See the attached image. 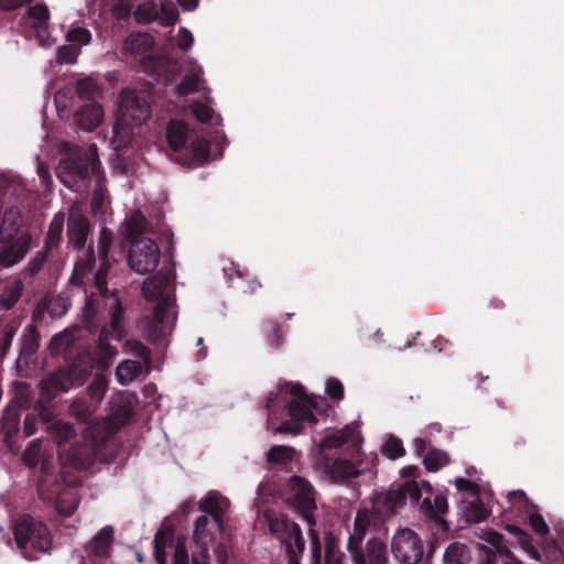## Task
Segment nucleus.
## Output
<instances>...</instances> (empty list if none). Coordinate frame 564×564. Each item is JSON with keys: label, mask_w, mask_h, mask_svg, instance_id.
I'll list each match as a JSON object with an SVG mask.
<instances>
[{"label": "nucleus", "mask_w": 564, "mask_h": 564, "mask_svg": "<svg viewBox=\"0 0 564 564\" xmlns=\"http://www.w3.org/2000/svg\"><path fill=\"white\" fill-rule=\"evenodd\" d=\"M112 242V231L106 227L101 228L97 247L100 265L94 273L93 279L97 291L107 301L106 305L109 307L110 323L101 327L97 344L100 362L106 367L113 361V358L118 354L117 348L112 346L110 341H120L126 335L124 308L115 292L109 294L107 286V276L110 268L108 256Z\"/></svg>", "instance_id": "1"}, {"label": "nucleus", "mask_w": 564, "mask_h": 564, "mask_svg": "<svg viewBox=\"0 0 564 564\" xmlns=\"http://www.w3.org/2000/svg\"><path fill=\"white\" fill-rule=\"evenodd\" d=\"M132 408L129 404L116 405L108 420L96 421L85 431V441L83 445L73 444L68 453V462L70 465L79 468L89 466L95 456L97 448L105 443L111 434L124 426L132 416Z\"/></svg>", "instance_id": "2"}, {"label": "nucleus", "mask_w": 564, "mask_h": 564, "mask_svg": "<svg viewBox=\"0 0 564 564\" xmlns=\"http://www.w3.org/2000/svg\"><path fill=\"white\" fill-rule=\"evenodd\" d=\"M171 159L182 165H200L207 162L210 143L198 138L183 120L171 119L165 131Z\"/></svg>", "instance_id": "3"}, {"label": "nucleus", "mask_w": 564, "mask_h": 564, "mask_svg": "<svg viewBox=\"0 0 564 564\" xmlns=\"http://www.w3.org/2000/svg\"><path fill=\"white\" fill-rule=\"evenodd\" d=\"M290 495L288 498L291 507L308 524L311 540V563L322 564L323 549L318 532L314 529L316 521L314 510L316 509L314 488L301 476H292L289 480Z\"/></svg>", "instance_id": "4"}, {"label": "nucleus", "mask_w": 564, "mask_h": 564, "mask_svg": "<svg viewBox=\"0 0 564 564\" xmlns=\"http://www.w3.org/2000/svg\"><path fill=\"white\" fill-rule=\"evenodd\" d=\"M17 549L30 561L48 553L52 547V535L45 523L30 514L20 516L13 527Z\"/></svg>", "instance_id": "5"}, {"label": "nucleus", "mask_w": 564, "mask_h": 564, "mask_svg": "<svg viewBox=\"0 0 564 564\" xmlns=\"http://www.w3.org/2000/svg\"><path fill=\"white\" fill-rule=\"evenodd\" d=\"M98 164L86 151L76 150L59 161L56 175L67 188L80 193L87 189Z\"/></svg>", "instance_id": "6"}, {"label": "nucleus", "mask_w": 564, "mask_h": 564, "mask_svg": "<svg viewBox=\"0 0 564 564\" xmlns=\"http://www.w3.org/2000/svg\"><path fill=\"white\" fill-rule=\"evenodd\" d=\"M289 392L292 397L286 404L290 420L282 422L274 432L296 435L301 433L303 423L317 422L313 413L315 401L306 394L304 387L300 383L292 384Z\"/></svg>", "instance_id": "7"}, {"label": "nucleus", "mask_w": 564, "mask_h": 564, "mask_svg": "<svg viewBox=\"0 0 564 564\" xmlns=\"http://www.w3.org/2000/svg\"><path fill=\"white\" fill-rule=\"evenodd\" d=\"M88 376L89 369L76 364L50 373L41 381V403L51 402L57 394L67 392L74 386H82Z\"/></svg>", "instance_id": "8"}, {"label": "nucleus", "mask_w": 564, "mask_h": 564, "mask_svg": "<svg viewBox=\"0 0 564 564\" xmlns=\"http://www.w3.org/2000/svg\"><path fill=\"white\" fill-rule=\"evenodd\" d=\"M120 118L123 123L134 127L145 123L151 117L150 95L127 89L121 93L119 106Z\"/></svg>", "instance_id": "9"}, {"label": "nucleus", "mask_w": 564, "mask_h": 564, "mask_svg": "<svg viewBox=\"0 0 564 564\" xmlns=\"http://www.w3.org/2000/svg\"><path fill=\"white\" fill-rule=\"evenodd\" d=\"M391 552L401 564H419L423 557V543L413 530L399 529L391 539Z\"/></svg>", "instance_id": "10"}, {"label": "nucleus", "mask_w": 564, "mask_h": 564, "mask_svg": "<svg viewBox=\"0 0 564 564\" xmlns=\"http://www.w3.org/2000/svg\"><path fill=\"white\" fill-rule=\"evenodd\" d=\"M160 262V249L151 239L134 241L128 254L130 268L139 274L154 271Z\"/></svg>", "instance_id": "11"}, {"label": "nucleus", "mask_w": 564, "mask_h": 564, "mask_svg": "<svg viewBox=\"0 0 564 564\" xmlns=\"http://www.w3.org/2000/svg\"><path fill=\"white\" fill-rule=\"evenodd\" d=\"M115 530L106 525L84 546L82 561L85 564H105L112 552Z\"/></svg>", "instance_id": "12"}, {"label": "nucleus", "mask_w": 564, "mask_h": 564, "mask_svg": "<svg viewBox=\"0 0 564 564\" xmlns=\"http://www.w3.org/2000/svg\"><path fill=\"white\" fill-rule=\"evenodd\" d=\"M66 225L67 246L77 251L84 249L93 229L88 217L78 205L70 206Z\"/></svg>", "instance_id": "13"}, {"label": "nucleus", "mask_w": 564, "mask_h": 564, "mask_svg": "<svg viewBox=\"0 0 564 564\" xmlns=\"http://www.w3.org/2000/svg\"><path fill=\"white\" fill-rule=\"evenodd\" d=\"M352 564H390L387 543L379 536H372L361 546L347 550Z\"/></svg>", "instance_id": "14"}, {"label": "nucleus", "mask_w": 564, "mask_h": 564, "mask_svg": "<svg viewBox=\"0 0 564 564\" xmlns=\"http://www.w3.org/2000/svg\"><path fill=\"white\" fill-rule=\"evenodd\" d=\"M220 533L213 527V520L207 516H199L194 524L193 541L198 545V552L193 553L192 564H210L208 543Z\"/></svg>", "instance_id": "15"}, {"label": "nucleus", "mask_w": 564, "mask_h": 564, "mask_svg": "<svg viewBox=\"0 0 564 564\" xmlns=\"http://www.w3.org/2000/svg\"><path fill=\"white\" fill-rule=\"evenodd\" d=\"M228 499L221 497L217 491H209L198 502V509L204 512V516L213 520L215 530L224 531V517L228 508Z\"/></svg>", "instance_id": "16"}, {"label": "nucleus", "mask_w": 564, "mask_h": 564, "mask_svg": "<svg viewBox=\"0 0 564 564\" xmlns=\"http://www.w3.org/2000/svg\"><path fill=\"white\" fill-rule=\"evenodd\" d=\"M484 541L487 544H478V555L481 564H496L497 556L508 557L510 551L503 544V535L494 530L484 532Z\"/></svg>", "instance_id": "17"}, {"label": "nucleus", "mask_w": 564, "mask_h": 564, "mask_svg": "<svg viewBox=\"0 0 564 564\" xmlns=\"http://www.w3.org/2000/svg\"><path fill=\"white\" fill-rule=\"evenodd\" d=\"M22 216L18 207L7 208L1 218L0 238L6 240H20L21 237L28 239V247L31 245V235L22 228Z\"/></svg>", "instance_id": "18"}, {"label": "nucleus", "mask_w": 564, "mask_h": 564, "mask_svg": "<svg viewBox=\"0 0 564 564\" xmlns=\"http://www.w3.org/2000/svg\"><path fill=\"white\" fill-rule=\"evenodd\" d=\"M50 11L45 3H36L30 7L22 18L26 25H31L34 30L36 39L43 43L48 37Z\"/></svg>", "instance_id": "19"}, {"label": "nucleus", "mask_w": 564, "mask_h": 564, "mask_svg": "<svg viewBox=\"0 0 564 564\" xmlns=\"http://www.w3.org/2000/svg\"><path fill=\"white\" fill-rule=\"evenodd\" d=\"M29 249L28 239L24 237L15 241L0 238V270L19 263L25 257Z\"/></svg>", "instance_id": "20"}, {"label": "nucleus", "mask_w": 564, "mask_h": 564, "mask_svg": "<svg viewBox=\"0 0 564 564\" xmlns=\"http://www.w3.org/2000/svg\"><path fill=\"white\" fill-rule=\"evenodd\" d=\"M324 467L333 482H341L358 477L361 473L354 463L340 457L325 458Z\"/></svg>", "instance_id": "21"}, {"label": "nucleus", "mask_w": 564, "mask_h": 564, "mask_svg": "<svg viewBox=\"0 0 564 564\" xmlns=\"http://www.w3.org/2000/svg\"><path fill=\"white\" fill-rule=\"evenodd\" d=\"M104 117V109L100 104L86 102L74 115L75 122L82 130L93 131L96 129Z\"/></svg>", "instance_id": "22"}, {"label": "nucleus", "mask_w": 564, "mask_h": 564, "mask_svg": "<svg viewBox=\"0 0 564 564\" xmlns=\"http://www.w3.org/2000/svg\"><path fill=\"white\" fill-rule=\"evenodd\" d=\"M21 406L18 402H11L1 419V431L4 434V443L13 448V436L19 431Z\"/></svg>", "instance_id": "23"}, {"label": "nucleus", "mask_w": 564, "mask_h": 564, "mask_svg": "<svg viewBox=\"0 0 564 564\" xmlns=\"http://www.w3.org/2000/svg\"><path fill=\"white\" fill-rule=\"evenodd\" d=\"M371 524V517L368 509H359L354 519L352 532L348 536L346 550L358 547L364 544L365 536Z\"/></svg>", "instance_id": "24"}, {"label": "nucleus", "mask_w": 564, "mask_h": 564, "mask_svg": "<svg viewBox=\"0 0 564 564\" xmlns=\"http://www.w3.org/2000/svg\"><path fill=\"white\" fill-rule=\"evenodd\" d=\"M95 264V251L93 246H89L86 253L76 261L73 273L69 278V284L76 286L84 285L86 283V279L93 272Z\"/></svg>", "instance_id": "25"}, {"label": "nucleus", "mask_w": 564, "mask_h": 564, "mask_svg": "<svg viewBox=\"0 0 564 564\" xmlns=\"http://www.w3.org/2000/svg\"><path fill=\"white\" fill-rule=\"evenodd\" d=\"M41 416L43 422L46 424L47 431L51 433L52 437L56 441L58 446H62L64 443H67L70 438L75 436V430L73 424L64 422L62 420H51L44 409V405H41Z\"/></svg>", "instance_id": "26"}, {"label": "nucleus", "mask_w": 564, "mask_h": 564, "mask_svg": "<svg viewBox=\"0 0 564 564\" xmlns=\"http://www.w3.org/2000/svg\"><path fill=\"white\" fill-rule=\"evenodd\" d=\"M65 220L66 217L63 212L56 213L52 218L44 240V249L46 252H52L59 247L63 240Z\"/></svg>", "instance_id": "27"}, {"label": "nucleus", "mask_w": 564, "mask_h": 564, "mask_svg": "<svg viewBox=\"0 0 564 564\" xmlns=\"http://www.w3.org/2000/svg\"><path fill=\"white\" fill-rule=\"evenodd\" d=\"M22 292L23 283L21 280L14 279L12 281H8L0 294V310H11L21 297Z\"/></svg>", "instance_id": "28"}, {"label": "nucleus", "mask_w": 564, "mask_h": 564, "mask_svg": "<svg viewBox=\"0 0 564 564\" xmlns=\"http://www.w3.org/2000/svg\"><path fill=\"white\" fill-rule=\"evenodd\" d=\"M96 408L97 405H95V403L91 402V400L88 402L84 398H77L70 403L69 412L78 421L87 423L89 424L88 426H90L95 423L93 421V414Z\"/></svg>", "instance_id": "29"}, {"label": "nucleus", "mask_w": 564, "mask_h": 564, "mask_svg": "<svg viewBox=\"0 0 564 564\" xmlns=\"http://www.w3.org/2000/svg\"><path fill=\"white\" fill-rule=\"evenodd\" d=\"M78 97L86 102H96L97 97L102 93L101 86L93 77L80 78L76 83Z\"/></svg>", "instance_id": "30"}, {"label": "nucleus", "mask_w": 564, "mask_h": 564, "mask_svg": "<svg viewBox=\"0 0 564 564\" xmlns=\"http://www.w3.org/2000/svg\"><path fill=\"white\" fill-rule=\"evenodd\" d=\"M324 544V564H344V553L339 550L338 538L332 531L325 533Z\"/></svg>", "instance_id": "31"}, {"label": "nucleus", "mask_w": 564, "mask_h": 564, "mask_svg": "<svg viewBox=\"0 0 564 564\" xmlns=\"http://www.w3.org/2000/svg\"><path fill=\"white\" fill-rule=\"evenodd\" d=\"M143 366L138 360H123L116 369V376L120 383L126 384L137 379L142 372Z\"/></svg>", "instance_id": "32"}, {"label": "nucleus", "mask_w": 564, "mask_h": 564, "mask_svg": "<svg viewBox=\"0 0 564 564\" xmlns=\"http://www.w3.org/2000/svg\"><path fill=\"white\" fill-rule=\"evenodd\" d=\"M62 484L57 478H39L37 495L45 502H54L61 495Z\"/></svg>", "instance_id": "33"}, {"label": "nucleus", "mask_w": 564, "mask_h": 564, "mask_svg": "<svg viewBox=\"0 0 564 564\" xmlns=\"http://www.w3.org/2000/svg\"><path fill=\"white\" fill-rule=\"evenodd\" d=\"M268 522L271 534L279 539L282 543L284 540H288V534L290 533L292 527H294L296 523L289 519L285 514L269 517Z\"/></svg>", "instance_id": "34"}, {"label": "nucleus", "mask_w": 564, "mask_h": 564, "mask_svg": "<svg viewBox=\"0 0 564 564\" xmlns=\"http://www.w3.org/2000/svg\"><path fill=\"white\" fill-rule=\"evenodd\" d=\"M154 45L153 37L148 33H132L126 40L127 48L133 54H144L152 51Z\"/></svg>", "instance_id": "35"}, {"label": "nucleus", "mask_w": 564, "mask_h": 564, "mask_svg": "<svg viewBox=\"0 0 564 564\" xmlns=\"http://www.w3.org/2000/svg\"><path fill=\"white\" fill-rule=\"evenodd\" d=\"M405 494L400 485L397 489L387 491L382 499L378 500V505L382 507L384 512L394 513L397 509L405 505Z\"/></svg>", "instance_id": "36"}, {"label": "nucleus", "mask_w": 564, "mask_h": 564, "mask_svg": "<svg viewBox=\"0 0 564 564\" xmlns=\"http://www.w3.org/2000/svg\"><path fill=\"white\" fill-rule=\"evenodd\" d=\"M443 558L445 564H468L470 556L465 544L453 542L446 547Z\"/></svg>", "instance_id": "37"}, {"label": "nucleus", "mask_w": 564, "mask_h": 564, "mask_svg": "<svg viewBox=\"0 0 564 564\" xmlns=\"http://www.w3.org/2000/svg\"><path fill=\"white\" fill-rule=\"evenodd\" d=\"M295 449L285 445H273L267 452V462L272 465L286 466L294 458Z\"/></svg>", "instance_id": "38"}, {"label": "nucleus", "mask_w": 564, "mask_h": 564, "mask_svg": "<svg viewBox=\"0 0 564 564\" xmlns=\"http://www.w3.org/2000/svg\"><path fill=\"white\" fill-rule=\"evenodd\" d=\"M423 512L432 519H437L440 514H444L448 510L447 499L443 495H436L432 502L429 497L424 498L421 505Z\"/></svg>", "instance_id": "39"}, {"label": "nucleus", "mask_w": 564, "mask_h": 564, "mask_svg": "<svg viewBox=\"0 0 564 564\" xmlns=\"http://www.w3.org/2000/svg\"><path fill=\"white\" fill-rule=\"evenodd\" d=\"M449 464V456L445 451L432 448L423 457V465L429 471H437Z\"/></svg>", "instance_id": "40"}, {"label": "nucleus", "mask_w": 564, "mask_h": 564, "mask_svg": "<svg viewBox=\"0 0 564 564\" xmlns=\"http://www.w3.org/2000/svg\"><path fill=\"white\" fill-rule=\"evenodd\" d=\"M107 390L108 377L105 373H96L93 378V381L87 387V393L95 405L100 403Z\"/></svg>", "instance_id": "41"}, {"label": "nucleus", "mask_w": 564, "mask_h": 564, "mask_svg": "<svg viewBox=\"0 0 564 564\" xmlns=\"http://www.w3.org/2000/svg\"><path fill=\"white\" fill-rule=\"evenodd\" d=\"M133 17L139 24H149L159 19V8L155 2L149 1L137 7Z\"/></svg>", "instance_id": "42"}, {"label": "nucleus", "mask_w": 564, "mask_h": 564, "mask_svg": "<svg viewBox=\"0 0 564 564\" xmlns=\"http://www.w3.org/2000/svg\"><path fill=\"white\" fill-rule=\"evenodd\" d=\"M180 14L177 7L167 0L161 2L159 8L158 22L164 26L174 25L178 21Z\"/></svg>", "instance_id": "43"}, {"label": "nucleus", "mask_w": 564, "mask_h": 564, "mask_svg": "<svg viewBox=\"0 0 564 564\" xmlns=\"http://www.w3.org/2000/svg\"><path fill=\"white\" fill-rule=\"evenodd\" d=\"M203 79L198 73L186 74L176 86L180 96H188L199 90Z\"/></svg>", "instance_id": "44"}, {"label": "nucleus", "mask_w": 564, "mask_h": 564, "mask_svg": "<svg viewBox=\"0 0 564 564\" xmlns=\"http://www.w3.org/2000/svg\"><path fill=\"white\" fill-rule=\"evenodd\" d=\"M23 463L34 468L42 460V443L41 440H33L22 454Z\"/></svg>", "instance_id": "45"}, {"label": "nucleus", "mask_w": 564, "mask_h": 564, "mask_svg": "<svg viewBox=\"0 0 564 564\" xmlns=\"http://www.w3.org/2000/svg\"><path fill=\"white\" fill-rule=\"evenodd\" d=\"M97 312L98 304L94 295L86 296L85 306L83 308V322L89 330L97 329L98 327L96 323Z\"/></svg>", "instance_id": "46"}, {"label": "nucleus", "mask_w": 564, "mask_h": 564, "mask_svg": "<svg viewBox=\"0 0 564 564\" xmlns=\"http://www.w3.org/2000/svg\"><path fill=\"white\" fill-rule=\"evenodd\" d=\"M54 503L56 510L65 517L72 516L78 506L76 498L67 492H61Z\"/></svg>", "instance_id": "47"}, {"label": "nucleus", "mask_w": 564, "mask_h": 564, "mask_svg": "<svg viewBox=\"0 0 564 564\" xmlns=\"http://www.w3.org/2000/svg\"><path fill=\"white\" fill-rule=\"evenodd\" d=\"M382 454L390 459L402 457L405 454L402 441L391 435L382 445Z\"/></svg>", "instance_id": "48"}, {"label": "nucleus", "mask_w": 564, "mask_h": 564, "mask_svg": "<svg viewBox=\"0 0 564 564\" xmlns=\"http://www.w3.org/2000/svg\"><path fill=\"white\" fill-rule=\"evenodd\" d=\"M148 339L155 345H166V330L162 323L150 321L147 326Z\"/></svg>", "instance_id": "49"}, {"label": "nucleus", "mask_w": 564, "mask_h": 564, "mask_svg": "<svg viewBox=\"0 0 564 564\" xmlns=\"http://www.w3.org/2000/svg\"><path fill=\"white\" fill-rule=\"evenodd\" d=\"M144 231V218H131L127 221L126 226V234L128 239L131 241V246L134 243V241H139L143 239L141 236Z\"/></svg>", "instance_id": "50"}, {"label": "nucleus", "mask_w": 564, "mask_h": 564, "mask_svg": "<svg viewBox=\"0 0 564 564\" xmlns=\"http://www.w3.org/2000/svg\"><path fill=\"white\" fill-rule=\"evenodd\" d=\"M270 333L267 335V341L273 349H279L284 343V332L281 326L274 322L269 323Z\"/></svg>", "instance_id": "51"}, {"label": "nucleus", "mask_w": 564, "mask_h": 564, "mask_svg": "<svg viewBox=\"0 0 564 564\" xmlns=\"http://www.w3.org/2000/svg\"><path fill=\"white\" fill-rule=\"evenodd\" d=\"M126 346L131 354L142 359L144 364H149L151 361V350L140 340L129 339L127 340Z\"/></svg>", "instance_id": "52"}, {"label": "nucleus", "mask_w": 564, "mask_h": 564, "mask_svg": "<svg viewBox=\"0 0 564 564\" xmlns=\"http://www.w3.org/2000/svg\"><path fill=\"white\" fill-rule=\"evenodd\" d=\"M39 348V335L34 327H30L29 332L23 336L21 351L26 355L34 354Z\"/></svg>", "instance_id": "53"}, {"label": "nucleus", "mask_w": 564, "mask_h": 564, "mask_svg": "<svg viewBox=\"0 0 564 564\" xmlns=\"http://www.w3.org/2000/svg\"><path fill=\"white\" fill-rule=\"evenodd\" d=\"M192 111L195 118L202 123H208L213 119L214 110L209 106L196 101L192 105Z\"/></svg>", "instance_id": "54"}, {"label": "nucleus", "mask_w": 564, "mask_h": 564, "mask_svg": "<svg viewBox=\"0 0 564 564\" xmlns=\"http://www.w3.org/2000/svg\"><path fill=\"white\" fill-rule=\"evenodd\" d=\"M132 6L129 0H119L112 6V17L119 21H126L131 15Z\"/></svg>", "instance_id": "55"}, {"label": "nucleus", "mask_w": 564, "mask_h": 564, "mask_svg": "<svg viewBox=\"0 0 564 564\" xmlns=\"http://www.w3.org/2000/svg\"><path fill=\"white\" fill-rule=\"evenodd\" d=\"M348 441V436L344 434H328L322 442L321 447L323 449L340 448Z\"/></svg>", "instance_id": "56"}, {"label": "nucleus", "mask_w": 564, "mask_h": 564, "mask_svg": "<svg viewBox=\"0 0 564 564\" xmlns=\"http://www.w3.org/2000/svg\"><path fill=\"white\" fill-rule=\"evenodd\" d=\"M174 541V530L172 528H161L156 531L153 540L154 546L166 547Z\"/></svg>", "instance_id": "57"}, {"label": "nucleus", "mask_w": 564, "mask_h": 564, "mask_svg": "<svg viewBox=\"0 0 564 564\" xmlns=\"http://www.w3.org/2000/svg\"><path fill=\"white\" fill-rule=\"evenodd\" d=\"M326 393L333 400H343L345 393L343 383L336 378H329L326 381Z\"/></svg>", "instance_id": "58"}, {"label": "nucleus", "mask_w": 564, "mask_h": 564, "mask_svg": "<svg viewBox=\"0 0 564 564\" xmlns=\"http://www.w3.org/2000/svg\"><path fill=\"white\" fill-rule=\"evenodd\" d=\"M403 492L405 494V499H410L412 502H419L422 496V489L417 481L408 480L401 485Z\"/></svg>", "instance_id": "59"}, {"label": "nucleus", "mask_w": 564, "mask_h": 564, "mask_svg": "<svg viewBox=\"0 0 564 564\" xmlns=\"http://www.w3.org/2000/svg\"><path fill=\"white\" fill-rule=\"evenodd\" d=\"M66 39L68 42L88 44L91 40V33L85 28H75L67 33Z\"/></svg>", "instance_id": "60"}, {"label": "nucleus", "mask_w": 564, "mask_h": 564, "mask_svg": "<svg viewBox=\"0 0 564 564\" xmlns=\"http://www.w3.org/2000/svg\"><path fill=\"white\" fill-rule=\"evenodd\" d=\"M79 50L73 45H63L57 51V58L61 63H75L78 56Z\"/></svg>", "instance_id": "61"}, {"label": "nucleus", "mask_w": 564, "mask_h": 564, "mask_svg": "<svg viewBox=\"0 0 564 564\" xmlns=\"http://www.w3.org/2000/svg\"><path fill=\"white\" fill-rule=\"evenodd\" d=\"M489 512L484 503L478 499L476 502H473L469 507V518L475 522L485 521L488 517Z\"/></svg>", "instance_id": "62"}, {"label": "nucleus", "mask_w": 564, "mask_h": 564, "mask_svg": "<svg viewBox=\"0 0 564 564\" xmlns=\"http://www.w3.org/2000/svg\"><path fill=\"white\" fill-rule=\"evenodd\" d=\"M529 523L533 531L541 536L546 535L550 531L549 525L540 513L530 514Z\"/></svg>", "instance_id": "63"}, {"label": "nucleus", "mask_w": 564, "mask_h": 564, "mask_svg": "<svg viewBox=\"0 0 564 564\" xmlns=\"http://www.w3.org/2000/svg\"><path fill=\"white\" fill-rule=\"evenodd\" d=\"M173 564H189L188 552L183 541H177L173 554Z\"/></svg>", "instance_id": "64"}]
</instances>
